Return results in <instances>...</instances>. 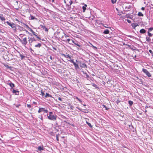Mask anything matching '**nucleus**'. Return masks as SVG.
<instances>
[{
  "instance_id": "f257e3e1",
  "label": "nucleus",
  "mask_w": 153,
  "mask_h": 153,
  "mask_svg": "<svg viewBox=\"0 0 153 153\" xmlns=\"http://www.w3.org/2000/svg\"><path fill=\"white\" fill-rule=\"evenodd\" d=\"M19 41L22 43V44L24 46L26 45L27 43V38L26 37L22 39H21L20 38L19 39Z\"/></svg>"
},
{
  "instance_id": "f03ea898",
  "label": "nucleus",
  "mask_w": 153,
  "mask_h": 153,
  "mask_svg": "<svg viewBox=\"0 0 153 153\" xmlns=\"http://www.w3.org/2000/svg\"><path fill=\"white\" fill-rule=\"evenodd\" d=\"M48 116V118L51 120H55L56 119V117L57 116L56 115H49V116Z\"/></svg>"
},
{
  "instance_id": "7ed1b4c3",
  "label": "nucleus",
  "mask_w": 153,
  "mask_h": 153,
  "mask_svg": "<svg viewBox=\"0 0 153 153\" xmlns=\"http://www.w3.org/2000/svg\"><path fill=\"white\" fill-rule=\"evenodd\" d=\"M67 6L68 7V9L70 10L71 8V5L72 4V1L71 0H67Z\"/></svg>"
},
{
  "instance_id": "20e7f679",
  "label": "nucleus",
  "mask_w": 153,
  "mask_h": 153,
  "mask_svg": "<svg viewBox=\"0 0 153 153\" xmlns=\"http://www.w3.org/2000/svg\"><path fill=\"white\" fill-rule=\"evenodd\" d=\"M44 111L45 112L47 113L48 111L45 108H39V110L38 111L39 113H40Z\"/></svg>"
},
{
  "instance_id": "39448f33",
  "label": "nucleus",
  "mask_w": 153,
  "mask_h": 153,
  "mask_svg": "<svg viewBox=\"0 0 153 153\" xmlns=\"http://www.w3.org/2000/svg\"><path fill=\"white\" fill-rule=\"evenodd\" d=\"M143 71L148 77H150L151 76V74L146 69H143Z\"/></svg>"
},
{
  "instance_id": "423d86ee",
  "label": "nucleus",
  "mask_w": 153,
  "mask_h": 153,
  "mask_svg": "<svg viewBox=\"0 0 153 153\" xmlns=\"http://www.w3.org/2000/svg\"><path fill=\"white\" fill-rule=\"evenodd\" d=\"M6 23L8 25L10 26L12 28H14L16 27V25L13 23H10L8 21H7Z\"/></svg>"
},
{
  "instance_id": "0eeeda50",
  "label": "nucleus",
  "mask_w": 153,
  "mask_h": 153,
  "mask_svg": "<svg viewBox=\"0 0 153 153\" xmlns=\"http://www.w3.org/2000/svg\"><path fill=\"white\" fill-rule=\"evenodd\" d=\"M70 62H71L73 63L74 64V66L75 68L76 69H79V66H78V65L76 63L73 61V60L72 59V60H68Z\"/></svg>"
},
{
  "instance_id": "6e6552de",
  "label": "nucleus",
  "mask_w": 153,
  "mask_h": 153,
  "mask_svg": "<svg viewBox=\"0 0 153 153\" xmlns=\"http://www.w3.org/2000/svg\"><path fill=\"white\" fill-rule=\"evenodd\" d=\"M29 41V43H31L33 42L36 41V39L34 38H30L28 37Z\"/></svg>"
},
{
  "instance_id": "1a4fd4ad",
  "label": "nucleus",
  "mask_w": 153,
  "mask_h": 153,
  "mask_svg": "<svg viewBox=\"0 0 153 153\" xmlns=\"http://www.w3.org/2000/svg\"><path fill=\"white\" fill-rule=\"evenodd\" d=\"M7 84L9 85L12 88L15 86V85L13 83L11 82H8L7 83Z\"/></svg>"
},
{
  "instance_id": "9d476101",
  "label": "nucleus",
  "mask_w": 153,
  "mask_h": 153,
  "mask_svg": "<svg viewBox=\"0 0 153 153\" xmlns=\"http://www.w3.org/2000/svg\"><path fill=\"white\" fill-rule=\"evenodd\" d=\"M62 55L65 57L66 58H69L70 59V60H71V56L69 54L66 55L65 54H62Z\"/></svg>"
},
{
  "instance_id": "9b49d317",
  "label": "nucleus",
  "mask_w": 153,
  "mask_h": 153,
  "mask_svg": "<svg viewBox=\"0 0 153 153\" xmlns=\"http://www.w3.org/2000/svg\"><path fill=\"white\" fill-rule=\"evenodd\" d=\"M12 92L13 93H16V94L18 95V94H19V92L18 91H16V90H14V89H13Z\"/></svg>"
},
{
  "instance_id": "f8f14e48",
  "label": "nucleus",
  "mask_w": 153,
  "mask_h": 153,
  "mask_svg": "<svg viewBox=\"0 0 153 153\" xmlns=\"http://www.w3.org/2000/svg\"><path fill=\"white\" fill-rule=\"evenodd\" d=\"M146 30L143 29H142L140 30V32L141 33H146Z\"/></svg>"
},
{
  "instance_id": "ddd939ff",
  "label": "nucleus",
  "mask_w": 153,
  "mask_h": 153,
  "mask_svg": "<svg viewBox=\"0 0 153 153\" xmlns=\"http://www.w3.org/2000/svg\"><path fill=\"white\" fill-rule=\"evenodd\" d=\"M0 19L2 21H4L5 20V18L3 17L2 14H1V16H0Z\"/></svg>"
},
{
  "instance_id": "4468645a",
  "label": "nucleus",
  "mask_w": 153,
  "mask_h": 153,
  "mask_svg": "<svg viewBox=\"0 0 153 153\" xmlns=\"http://www.w3.org/2000/svg\"><path fill=\"white\" fill-rule=\"evenodd\" d=\"M138 25L136 23H133L132 25V26L134 29H135V28Z\"/></svg>"
},
{
  "instance_id": "2eb2a0df",
  "label": "nucleus",
  "mask_w": 153,
  "mask_h": 153,
  "mask_svg": "<svg viewBox=\"0 0 153 153\" xmlns=\"http://www.w3.org/2000/svg\"><path fill=\"white\" fill-rule=\"evenodd\" d=\"M72 42L73 43H74V44L75 45H76L77 46H78V47H79L80 48L81 47V45H79V44L78 43H75L74 42V41L72 40Z\"/></svg>"
},
{
  "instance_id": "dca6fc26",
  "label": "nucleus",
  "mask_w": 153,
  "mask_h": 153,
  "mask_svg": "<svg viewBox=\"0 0 153 153\" xmlns=\"http://www.w3.org/2000/svg\"><path fill=\"white\" fill-rule=\"evenodd\" d=\"M38 149L39 151L43 150V146H39L38 148Z\"/></svg>"
},
{
  "instance_id": "f3484780",
  "label": "nucleus",
  "mask_w": 153,
  "mask_h": 153,
  "mask_svg": "<svg viewBox=\"0 0 153 153\" xmlns=\"http://www.w3.org/2000/svg\"><path fill=\"white\" fill-rule=\"evenodd\" d=\"M109 30L108 29H106L103 32V33L105 34H108L109 33Z\"/></svg>"
},
{
  "instance_id": "a211bd4d",
  "label": "nucleus",
  "mask_w": 153,
  "mask_h": 153,
  "mask_svg": "<svg viewBox=\"0 0 153 153\" xmlns=\"http://www.w3.org/2000/svg\"><path fill=\"white\" fill-rule=\"evenodd\" d=\"M42 45L40 43H38L37 45H35V47H37L39 48Z\"/></svg>"
},
{
  "instance_id": "6ab92c4d",
  "label": "nucleus",
  "mask_w": 153,
  "mask_h": 153,
  "mask_svg": "<svg viewBox=\"0 0 153 153\" xmlns=\"http://www.w3.org/2000/svg\"><path fill=\"white\" fill-rule=\"evenodd\" d=\"M137 15L139 16H143V14L141 12H138Z\"/></svg>"
},
{
  "instance_id": "aec40b11",
  "label": "nucleus",
  "mask_w": 153,
  "mask_h": 153,
  "mask_svg": "<svg viewBox=\"0 0 153 153\" xmlns=\"http://www.w3.org/2000/svg\"><path fill=\"white\" fill-rule=\"evenodd\" d=\"M80 67L82 68H85L86 67V65L85 63H82L80 65Z\"/></svg>"
},
{
  "instance_id": "412c9836",
  "label": "nucleus",
  "mask_w": 153,
  "mask_h": 153,
  "mask_svg": "<svg viewBox=\"0 0 153 153\" xmlns=\"http://www.w3.org/2000/svg\"><path fill=\"white\" fill-rule=\"evenodd\" d=\"M19 55L21 57V59H23L25 57V56L20 53H19Z\"/></svg>"
},
{
  "instance_id": "4be33fe9",
  "label": "nucleus",
  "mask_w": 153,
  "mask_h": 153,
  "mask_svg": "<svg viewBox=\"0 0 153 153\" xmlns=\"http://www.w3.org/2000/svg\"><path fill=\"white\" fill-rule=\"evenodd\" d=\"M146 41H147L148 42H150L151 40L150 38L148 37H146Z\"/></svg>"
},
{
  "instance_id": "5701e85b",
  "label": "nucleus",
  "mask_w": 153,
  "mask_h": 153,
  "mask_svg": "<svg viewBox=\"0 0 153 153\" xmlns=\"http://www.w3.org/2000/svg\"><path fill=\"white\" fill-rule=\"evenodd\" d=\"M51 95H50L49 94L46 93L45 95V97H51Z\"/></svg>"
},
{
  "instance_id": "b1692460",
  "label": "nucleus",
  "mask_w": 153,
  "mask_h": 153,
  "mask_svg": "<svg viewBox=\"0 0 153 153\" xmlns=\"http://www.w3.org/2000/svg\"><path fill=\"white\" fill-rule=\"evenodd\" d=\"M83 73L85 74L86 77L87 78H89V75L88 74H87L86 73H85L84 71H83Z\"/></svg>"
},
{
  "instance_id": "393cba45",
  "label": "nucleus",
  "mask_w": 153,
  "mask_h": 153,
  "mask_svg": "<svg viewBox=\"0 0 153 153\" xmlns=\"http://www.w3.org/2000/svg\"><path fill=\"white\" fill-rule=\"evenodd\" d=\"M33 35H34L35 36H36L37 38H38L39 39H41L40 38H39V37L38 36H37V35H36L35 34V32H34V33H33Z\"/></svg>"
},
{
  "instance_id": "a878e982",
  "label": "nucleus",
  "mask_w": 153,
  "mask_h": 153,
  "mask_svg": "<svg viewBox=\"0 0 153 153\" xmlns=\"http://www.w3.org/2000/svg\"><path fill=\"white\" fill-rule=\"evenodd\" d=\"M128 102L130 105L131 106L133 104V102L132 101L129 100Z\"/></svg>"
},
{
  "instance_id": "bb28decb",
  "label": "nucleus",
  "mask_w": 153,
  "mask_h": 153,
  "mask_svg": "<svg viewBox=\"0 0 153 153\" xmlns=\"http://www.w3.org/2000/svg\"><path fill=\"white\" fill-rule=\"evenodd\" d=\"M42 27H43V29H45V30L46 31H48V29L45 27V26H42Z\"/></svg>"
},
{
  "instance_id": "cd10ccee",
  "label": "nucleus",
  "mask_w": 153,
  "mask_h": 153,
  "mask_svg": "<svg viewBox=\"0 0 153 153\" xmlns=\"http://www.w3.org/2000/svg\"><path fill=\"white\" fill-rule=\"evenodd\" d=\"M86 123L90 127H92V126L91 124L88 122L87 121H86Z\"/></svg>"
},
{
  "instance_id": "c85d7f7f",
  "label": "nucleus",
  "mask_w": 153,
  "mask_h": 153,
  "mask_svg": "<svg viewBox=\"0 0 153 153\" xmlns=\"http://www.w3.org/2000/svg\"><path fill=\"white\" fill-rule=\"evenodd\" d=\"M82 9H83V12H85V10L86 9V7H85L83 6L82 7Z\"/></svg>"
},
{
  "instance_id": "c756f323",
  "label": "nucleus",
  "mask_w": 153,
  "mask_h": 153,
  "mask_svg": "<svg viewBox=\"0 0 153 153\" xmlns=\"http://www.w3.org/2000/svg\"><path fill=\"white\" fill-rule=\"evenodd\" d=\"M148 35L149 36V37H151L152 36V34L149 33V31L148 32Z\"/></svg>"
},
{
  "instance_id": "7c9ffc66",
  "label": "nucleus",
  "mask_w": 153,
  "mask_h": 153,
  "mask_svg": "<svg viewBox=\"0 0 153 153\" xmlns=\"http://www.w3.org/2000/svg\"><path fill=\"white\" fill-rule=\"evenodd\" d=\"M111 2L113 4H115L116 3V0H111Z\"/></svg>"
},
{
  "instance_id": "2f4dec72",
  "label": "nucleus",
  "mask_w": 153,
  "mask_h": 153,
  "mask_svg": "<svg viewBox=\"0 0 153 153\" xmlns=\"http://www.w3.org/2000/svg\"><path fill=\"white\" fill-rule=\"evenodd\" d=\"M35 19V17L31 15H30V19H31L33 20Z\"/></svg>"
},
{
  "instance_id": "473e14b6",
  "label": "nucleus",
  "mask_w": 153,
  "mask_h": 153,
  "mask_svg": "<svg viewBox=\"0 0 153 153\" xmlns=\"http://www.w3.org/2000/svg\"><path fill=\"white\" fill-rule=\"evenodd\" d=\"M153 29V27H150V28H149V30H149V31H152Z\"/></svg>"
},
{
  "instance_id": "72a5a7b5",
  "label": "nucleus",
  "mask_w": 153,
  "mask_h": 153,
  "mask_svg": "<svg viewBox=\"0 0 153 153\" xmlns=\"http://www.w3.org/2000/svg\"><path fill=\"white\" fill-rule=\"evenodd\" d=\"M76 99H77L79 102H82V101L78 97H76Z\"/></svg>"
},
{
  "instance_id": "f704fd0d",
  "label": "nucleus",
  "mask_w": 153,
  "mask_h": 153,
  "mask_svg": "<svg viewBox=\"0 0 153 153\" xmlns=\"http://www.w3.org/2000/svg\"><path fill=\"white\" fill-rule=\"evenodd\" d=\"M91 45L94 48V49H97V48L96 47H95L94 46L91 44Z\"/></svg>"
},
{
  "instance_id": "c9c22d12",
  "label": "nucleus",
  "mask_w": 153,
  "mask_h": 153,
  "mask_svg": "<svg viewBox=\"0 0 153 153\" xmlns=\"http://www.w3.org/2000/svg\"><path fill=\"white\" fill-rule=\"evenodd\" d=\"M27 106L28 108H30L31 107V105L30 104H27Z\"/></svg>"
},
{
  "instance_id": "e433bc0d",
  "label": "nucleus",
  "mask_w": 153,
  "mask_h": 153,
  "mask_svg": "<svg viewBox=\"0 0 153 153\" xmlns=\"http://www.w3.org/2000/svg\"><path fill=\"white\" fill-rule=\"evenodd\" d=\"M30 31L32 33H34V32L31 29V28H30Z\"/></svg>"
},
{
  "instance_id": "4c0bfd02",
  "label": "nucleus",
  "mask_w": 153,
  "mask_h": 153,
  "mask_svg": "<svg viewBox=\"0 0 153 153\" xmlns=\"http://www.w3.org/2000/svg\"><path fill=\"white\" fill-rule=\"evenodd\" d=\"M127 22L128 23H131V21L130 20H129V19H127Z\"/></svg>"
},
{
  "instance_id": "58836bf2",
  "label": "nucleus",
  "mask_w": 153,
  "mask_h": 153,
  "mask_svg": "<svg viewBox=\"0 0 153 153\" xmlns=\"http://www.w3.org/2000/svg\"><path fill=\"white\" fill-rule=\"evenodd\" d=\"M56 138L57 140L58 141H59V137L57 135H56Z\"/></svg>"
},
{
  "instance_id": "ea45409f",
  "label": "nucleus",
  "mask_w": 153,
  "mask_h": 153,
  "mask_svg": "<svg viewBox=\"0 0 153 153\" xmlns=\"http://www.w3.org/2000/svg\"><path fill=\"white\" fill-rule=\"evenodd\" d=\"M149 52L150 53H153V52H152V51L151 50H149Z\"/></svg>"
},
{
  "instance_id": "a19ab883",
  "label": "nucleus",
  "mask_w": 153,
  "mask_h": 153,
  "mask_svg": "<svg viewBox=\"0 0 153 153\" xmlns=\"http://www.w3.org/2000/svg\"><path fill=\"white\" fill-rule=\"evenodd\" d=\"M53 114V112H49V115H52Z\"/></svg>"
},
{
  "instance_id": "79ce46f5",
  "label": "nucleus",
  "mask_w": 153,
  "mask_h": 153,
  "mask_svg": "<svg viewBox=\"0 0 153 153\" xmlns=\"http://www.w3.org/2000/svg\"><path fill=\"white\" fill-rule=\"evenodd\" d=\"M41 94L42 96H43L45 94L42 91H41Z\"/></svg>"
},
{
  "instance_id": "37998d69",
  "label": "nucleus",
  "mask_w": 153,
  "mask_h": 153,
  "mask_svg": "<svg viewBox=\"0 0 153 153\" xmlns=\"http://www.w3.org/2000/svg\"><path fill=\"white\" fill-rule=\"evenodd\" d=\"M64 2L65 3L67 4V0H64Z\"/></svg>"
},
{
  "instance_id": "c03bdc74",
  "label": "nucleus",
  "mask_w": 153,
  "mask_h": 153,
  "mask_svg": "<svg viewBox=\"0 0 153 153\" xmlns=\"http://www.w3.org/2000/svg\"><path fill=\"white\" fill-rule=\"evenodd\" d=\"M58 100L60 101H61L62 100V99L60 97H59L58 98Z\"/></svg>"
},
{
  "instance_id": "a18cd8bd",
  "label": "nucleus",
  "mask_w": 153,
  "mask_h": 153,
  "mask_svg": "<svg viewBox=\"0 0 153 153\" xmlns=\"http://www.w3.org/2000/svg\"><path fill=\"white\" fill-rule=\"evenodd\" d=\"M50 59H51V60H53V59H54V58H52V56H51L50 57Z\"/></svg>"
},
{
  "instance_id": "49530a36",
  "label": "nucleus",
  "mask_w": 153,
  "mask_h": 153,
  "mask_svg": "<svg viewBox=\"0 0 153 153\" xmlns=\"http://www.w3.org/2000/svg\"><path fill=\"white\" fill-rule=\"evenodd\" d=\"M67 40L68 42H69L70 41L71 39H67Z\"/></svg>"
},
{
  "instance_id": "de8ad7c7",
  "label": "nucleus",
  "mask_w": 153,
  "mask_h": 153,
  "mask_svg": "<svg viewBox=\"0 0 153 153\" xmlns=\"http://www.w3.org/2000/svg\"><path fill=\"white\" fill-rule=\"evenodd\" d=\"M141 10H145V8L144 7H142L141 8Z\"/></svg>"
},
{
  "instance_id": "09e8293b",
  "label": "nucleus",
  "mask_w": 153,
  "mask_h": 153,
  "mask_svg": "<svg viewBox=\"0 0 153 153\" xmlns=\"http://www.w3.org/2000/svg\"><path fill=\"white\" fill-rule=\"evenodd\" d=\"M103 107H104V108H106V109L107 110L108 109H107V108H106V106L105 105H103Z\"/></svg>"
},
{
  "instance_id": "8fccbe9b",
  "label": "nucleus",
  "mask_w": 153,
  "mask_h": 153,
  "mask_svg": "<svg viewBox=\"0 0 153 153\" xmlns=\"http://www.w3.org/2000/svg\"><path fill=\"white\" fill-rule=\"evenodd\" d=\"M65 37H68V36L67 35H66V34H65Z\"/></svg>"
},
{
  "instance_id": "3c124183",
  "label": "nucleus",
  "mask_w": 153,
  "mask_h": 153,
  "mask_svg": "<svg viewBox=\"0 0 153 153\" xmlns=\"http://www.w3.org/2000/svg\"><path fill=\"white\" fill-rule=\"evenodd\" d=\"M70 108L72 109H73V106H70Z\"/></svg>"
},
{
  "instance_id": "603ef678",
  "label": "nucleus",
  "mask_w": 153,
  "mask_h": 153,
  "mask_svg": "<svg viewBox=\"0 0 153 153\" xmlns=\"http://www.w3.org/2000/svg\"><path fill=\"white\" fill-rule=\"evenodd\" d=\"M148 107H148V106H146V107H145V108H148Z\"/></svg>"
},
{
  "instance_id": "864d4df0",
  "label": "nucleus",
  "mask_w": 153,
  "mask_h": 153,
  "mask_svg": "<svg viewBox=\"0 0 153 153\" xmlns=\"http://www.w3.org/2000/svg\"><path fill=\"white\" fill-rule=\"evenodd\" d=\"M33 103H34V104H36V102H33Z\"/></svg>"
},
{
  "instance_id": "5fc2aeb1",
  "label": "nucleus",
  "mask_w": 153,
  "mask_h": 153,
  "mask_svg": "<svg viewBox=\"0 0 153 153\" xmlns=\"http://www.w3.org/2000/svg\"><path fill=\"white\" fill-rule=\"evenodd\" d=\"M84 5L85 7L87 6V5L86 4H85Z\"/></svg>"
},
{
  "instance_id": "6e6d98bb",
  "label": "nucleus",
  "mask_w": 153,
  "mask_h": 153,
  "mask_svg": "<svg viewBox=\"0 0 153 153\" xmlns=\"http://www.w3.org/2000/svg\"><path fill=\"white\" fill-rule=\"evenodd\" d=\"M53 48V49H54V50H56V48Z\"/></svg>"
},
{
  "instance_id": "4d7b16f0",
  "label": "nucleus",
  "mask_w": 153,
  "mask_h": 153,
  "mask_svg": "<svg viewBox=\"0 0 153 153\" xmlns=\"http://www.w3.org/2000/svg\"><path fill=\"white\" fill-rule=\"evenodd\" d=\"M78 108V109L80 111H81V109H80V108Z\"/></svg>"
},
{
  "instance_id": "13d9d810",
  "label": "nucleus",
  "mask_w": 153,
  "mask_h": 153,
  "mask_svg": "<svg viewBox=\"0 0 153 153\" xmlns=\"http://www.w3.org/2000/svg\"><path fill=\"white\" fill-rule=\"evenodd\" d=\"M41 120H42L43 118H42V117H41Z\"/></svg>"
},
{
  "instance_id": "bf43d9fd",
  "label": "nucleus",
  "mask_w": 153,
  "mask_h": 153,
  "mask_svg": "<svg viewBox=\"0 0 153 153\" xmlns=\"http://www.w3.org/2000/svg\"><path fill=\"white\" fill-rule=\"evenodd\" d=\"M25 30L27 33L28 32V31L27 30Z\"/></svg>"
},
{
  "instance_id": "052dcab7",
  "label": "nucleus",
  "mask_w": 153,
  "mask_h": 153,
  "mask_svg": "<svg viewBox=\"0 0 153 153\" xmlns=\"http://www.w3.org/2000/svg\"><path fill=\"white\" fill-rule=\"evenodd\" d=\"M2 32H1V30L0 29V33H1Z\"/></svg>"
},
{
  "instance_id": "680f3d73",
  "label": "nucleus",
  "mask_w": 153,
  "mask_h": 153,
  "mask_svg": "<svg viewBox=\"0 0 153 153\" xmlns=\"http://www.w3.org/2000/svg\"><path fill=\"white\" fill-rule=\"evenodd\" d=\"M64 118H65V119H66V117H64Z\"/></svg>"
},
{
  "instance_id": "e2e57ef3",
  "label": "nucleus",
  "mask_w": 153,
  "mask_h": 153,
  "mask_svg": "<svg viewBox=\"0 0 153 153\" xmlns=\"http://www.w3.org/2000/svg\"><path fill=\"white\" fill-rule=\"evenodd\" d=\"M140 82H142V81H141V80H140Z\"/></svg>"
},
{
  "instance_id": "0e129e2a",
  "label": "nucleus",
  "mask_w": 153,
  "mask_h": 153,
  "mask_svg": "<svg viewBox=\"0 0 153 153\" xmlns=\"http://www.w3.org/2000/svg\"><path fill=\"white\" fill-rule=\"evenodd\" d=\"M145 111V112H147V111L146 110Z\"/></svg>"
},
{
  "instance_id": "69168bd1",
  "label": "nucleus",
  "mask_w": 153,
  "mask_h": 153,
  "mask_svg": "<svg viewBox=\"0 0 153 153\" xmlns=\"http://www.w3.org/2000/svg\"><path fill=\"white\" fill-rule=\"evenodd\" d=\"M84 105V106H86V105Z\"/></svg>"
},
{
  "instance_id": "338daca9",
  "label": "nucleus",
  "mask_w": 153,
  "mask_h": 153,
  "mask_svg": "<svg viewBox=\"0 0 153 153\" xmlns=\"http://www.w3.org/2000/svg\"><path fill=\"white\" fill-rule=\"evenodd\" d=\"M19 105H18V106H16V107H18V106H19Z\"/></svg>"
},
{
  "instance_id": "774afa93",
  "label": "nucleus",
  "mask_w": 153,
  "mask_h": 153,
  "mask_svg": "<svg viewBox=\"0 0 153 153\" xmlns=\"http://www.w3.org/2000/svg\"><path fill=\"white\" fill-rule=\"evenodd\" d=\"M152 56H153V55Z\"/></svg>"
}]
</instances>
